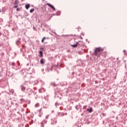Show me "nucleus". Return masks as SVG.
Returning <instances> with one entry per match:
<instances>
[{
  "label": "nucleus",
  "instance_id": "1",
  "mask_svg": "<svg viewBox=\"0 0 127 127\" xmlns=\"http://www.w3.org/2000/svg\"><path fill=\"white\" fill-rule=\"evenodd\" d=\"M103 50H104V48L103 47H96V48H95V50L94 51V55H96V56H97L99 53H100V52H101V51H103Z\"/></svg>",
  "mask_w": 127,
  "mask_h": 127
},
{
  "label": "nucleus",
  "instance_id": "2",
  "mask_svg": "<svg viewBox=\"0 0 127 127\" xmlns=\"http://www.w3.org/2000/svg\"><path fill=\"white\" fill-rule=\"evenodd\" d=\"M47 5H48V6H49V7H50V8H52V9H53V10H54V11H55L56 10V9L55 8V7H54V6L53 5H52L51 4H50L49 3H47Z\"/></svg>",
  "mask_w": 127,
  "mask_h": 127
},
{
  "label": "nucleus",
  "instance_id": "3",
  "mask_svg": "<svg viewBox=\"0 0 127 127\" xmlns=\"http://www.w3.org/2000/svg\"><path fill=\"white\" fill-rule=\"evenodd\" d=\"M102 56H104V57H106L107 55V52H104V53H103L102 54Z\"/></svg>",
  "mask_w": 127,
  "mask_h": 127
},
{
  "label": "nucleus",
  "instance_id": "4",
  "mask_svg": "<svg viewBox=\"0 0 127 127\" xmlns=\"http://www.w3.org/2000/svg\"><path fill=\"white\" fill-rule=\"evenodd\" d=\"M29 7H30V5L29 4H27L25 5V8L26 9H28Z\"/></svg>",
  "mask_w": 127,
  "mask_h": 127
},
{
  "label": "nucleus",
  "instance_id": "5",
  "mask_svg": "<svg viewBox=\"0 0 127 127\" xmlns=\"http://www.w3.org/2000/svg\"><path fill=\"white\" fill-rule=\"evenodd\" d=\"M87 111H88L89 113H91L93 111V109L92 108H90V109H89V108H87Z\"/></svg>",
  "mask_w": 127,
  "mask_h": 127
},
{
  "label": "nucleus",
  "instance_id": "6",
  "mask_svg": "<svg viewBox=\"0 0 127 127\" xmlns=\"http://www.w3.org/2000/svg\"><path fill=\"white\" fill-rule=\"evenodd\" d=\"M40 63L41 64H42V65H43V64H44V60L43 59H42L40 61Z\"/></svg>",
  "mask_w": 127,
  "mask_h": 127
},
{
  "label": "nucleus",
  "instance_id": "7",
  "mask_svg": "<svg viewBox=\"0 0 127 127\" xmlns=\"http://www.w3.org/2000/svg\"><path fill=\"white\" fill-rule=\"evenodd\" d=\"M46 124V121H43L41 124V126H42V127H44V126L43 125L44 124Z\"/></svg>",
  "mask_w": 127,
  "mask_h": 127
},
{
  "label": "nucleus",
  "instance_id": "8",
  "mask_svg": "<svg viewBox=\"0 0 127 127\" xmlns=\"http://www.w3.org/2000/svg\"><path fill=\"white\" fill-rule=\"evenodd\" d=\"M40 53V57H43V52L42 51H40L39 52Z\"/></svg>",
  "mask_w": 127,
  "mask_h": 127
},
{
  "label": "nucleus",
  "instance_id": "9",
  "mask_svg": "<svg viewBox=\"0 0 127 127\" xmlns=\"http://www.w3.org/2000/svg\"><path fill=\"white\" fill-rule=\"evenodd\" d=\"M78 44V42H77L75 44H72V46L73 47H77Z\"/></svg>",
  "mask_w": 127,
  "mask_h": 127
},
{
  "label": "nucleus",
  "instance_id": "10",
  "mask_svg": "<svg viewBox=\"0 0 127 127\" xmlns=\"http://www.w3.org/2000/svg\"><path fill=\"white\" fill-rule=\"evenodd\" d=\"M21 90L22 91H24V90H25V87L23 86H21Z\"/></svg>",
  "mask_w": 127,
  "mask_h": 127
},
{
  "label": "nucleus",
  "instance_id": "11",
  "mask_svg": "<svg viewBox=\"0 0 127 127\" xmlns=\"http://www.w3.org/2000/svg\"><path fill=\"white\" fill-rule=\"evenodd\" d=\"M14 4L18 5V1L16 0L14 2Z\"/></svg>",
  "mask_w": 127,
  "mask_h": 127
},
{
  "label": "nucleus",
  "instance_id": "12",
  "mask_svg": "<svg viewBox=\"0 0 127 127\" xmlns=\"http://www.w3.org/2000/svg\"><path fill=\"white\" fill-rule=\"evenodd\" d=\"M34 11V9L32 8L30 10V12L32 13Z\"/></svg>",
  "mask_w": 127,
  "mask_h": 127
},
{
  "label": "nucleus",
  "instance_id": "13",
  "mask_svg": "<svg viewBox=\"0 0 127 127\" xmlns=\"http://www.w3.org/2000/svg\"><path fill=\"white\" fill-rule=\"evenodd\" d=\"M29 92H27V93L29 95H31V90L30 89L29 90Z\"/></svg>",
  "mask_w": 127,
  "mask_h": 127
},
{
  "label": "nucleus",
  "instance_id": "14",
  "mask_svg": "<svg viewBox=\"0 0 127 127\" xmlns=\"http://www.w3.org/2000/svg\"><path fill=\"white\" fill-rule=\"evenodd\" d=\"M46 38L45 37L43 38L42 40V42L43 43L44 42V40L46 39Z\"/></svg>",
  "mask_w": 127,
  "mask_h": 127
},
{
  "label": "nucleus",
  "instance_id": "15",
  "mask_svg": "<svg viewBox=\"0 0 127 127\" xmlns=\"http://www.w3.org/2000/svg\"><path fill=\"white\" fill-rule=\"evenodd\" d=\"M11 65H12V66H14V65H15V63H12L11 64Z\"/></svg>",
  "mask_w": 127,
  "mask_h": 127
},
{
  "label": "nucleus",
  "instance_id": "16",
  "mask_svg": "<svg viewBox=\"0 0 127 127\" xmlns=\"http://www.w3.org/2000/svg\"><path fill=\"white\" fill-rule=\"evenodd\" d=\"M125 54H127V51H124Z\"/></svg>",
  "mask_w": 127,
  "mask_h": 127
},
{
  "label": "nucleus",
  "instance_id": "17",
  "mask_svg": "<svg viewBox=\"0 0 127 127\" xmlns=\"http://www.w3.org/2000/svg\"><path fill=\"white\" fill-rule=\"evenodd\" d=\"M14 8H16L17 7V5H16L15 6H14Z\"/></svg>",
  "mask_w": 127,
  "mask_h": 127
},
{
  "label": "nucleus",
  "instance_id": "18",
  "mask_svg": "<svg viewBox=\"0 0 127 127\" xmlns=\"http://www.w3.org/2000/svg\"><path fill=\"white\" fill-rule=\"evenodd\" d=\"M19 10V8H17V11H18Z\"/></svg>",
  "mask_w": 127,
  "mask_h": 127
},
{
  "label": "nucleus",
  "instance_id": "19",
  "mask_svg": "<svg viewBox=\"0 0 127 127\" xmlns=\"http://www.w3.org/2000/svg\"><path fill=\"white\" fill-rule=\"evenodd\" d=\"M40 49H41V50H42L43 49H44L43 48H40Z\"/></svg>",
  "mask_w": 127,
  "mask_h": 127
},
{
  "label": "nucleus",
  "instance_id": "20",
  "mask_svg": "<svg viewBox=\"0 0 127 127\" xmlns=\"http://www.w3.org/2000/svg\"><path fill=\"white\" fill-rule=\"evenodd\" d=\"M46 119H48V116H46Z\"/></svg>",
  "mask_w": 127,
  "mask_h": 127
},
{
  "label": "nucleus",
  "instance_id": "21",
  "mask_svg": "<svg viewBox=\"0 0 127 127\" xmlns=\"http://www.w3.org/2000/svg\"><path fill=\"white\" fill-rule=\"evenodd\" d=\"M0 35H1V33H0Z\"/></svg>",
  "mask_w": 127,
  "mask_h": 127
},
{
  "label": "nucleus",
  "instance_id": "22",
  "mask_svg": "<svg viewBox=\"0 0 127 127\" xmlns=\"http://www.w3.org/2000/svg\"><path fill=\"white\" fill-rule=\"evenodd\" d=\"M83 108H85V106H84Z\"/></svg>",
  "mask_w": 127,
  "mask_h": 127
},
{
  "label": "nucleus",
  "instance_id": "23",
  "mask_svg": "<svg viewBox=\"0 0 127 127\" xmlns=\"http://www.w3.org/2000/svg\"><path fill=\"white\" fill-rule=\"evenodd\" d=\"M84 108H85V106H84Z\"/></svg>",
  "mask_w": 127,
  "mask_h": 127
}]
</instances>
